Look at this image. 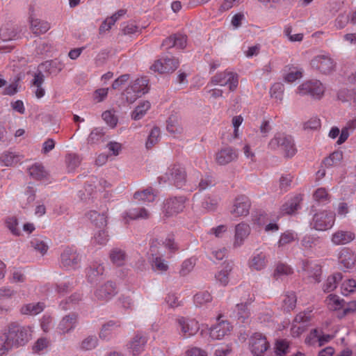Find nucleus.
I'll return each mask as SVG.
<instances>
[{"label":"nucleus","instance_id":"35","mask_svg":"<svg viewBox=\"0 0 356 356\" xmlns=\"http://www.w3.org/2000/svg\"><path fill=\"white\" fill-rule=\"evenodd\" d=\"M104 271V267L102 264L93 262L87 269L86 275L88 280L90 282L96 281L97 277L103 274Z\"/></svg>","mask_w":356,"mask_h":356},{"label":"nucleus","instance_id":"29","mask_svg":"<svg viewBox=\"0 0 356 356\" xmlns=\"http://www.w3.org/2000/svg\"><path fill=\"white\" fill-rule=\"evenodd\" d=\"M29 174L33 179L39 181L47 180L49 176V173L44 166L38 163L32 165L29 168Z\"/></svg>","mask_w":356,"mask_h":356},{"label":"nucleus","instance_id":"31","mask_svg":"<svg viewBox=\"0 0 356 356\" xmlns=\"http://www.w3.org/2000/svg\"><path fill=\"white\" fill-rule=\"evenodd\" d=\"M303 269L315 282H319L321 275V267L319 264L306 261L303 264Z\"/></svg>","mask_w":356,"mask_h":356},{"label":"nucleus","instance_id":"61","mask_svg":"<svg viewBox=\"0 0 356 356\" xmlns=\"http://www.w3.org/2000/svg\"><path fill=\"white\" fill-rule=\"evenodd\" d=\"M355 289L356 281L353 279H347L344 280L341 286V293L345 296L355 291Z\"/></svg>","mask_w":356,"mask_h":356},{"label":"nucleus","instance_id":"27","mask_svg":"<svg viewBox=\"0 0 356 356\" xmlns=\"http://www.w3.org/2000/svg\"><path fill=\"white\" fill-rule=\"evenodd\" d=\"M50 28V24L47 21L33 17L30 19V29L35 35L44 33L48 31Z\"/></svg>","mask_w":356,"mask_h":356},{"label":"nucleus","instance_id":"62","mask_svg":"<svg viewBox=\"0 0 356 356\" xmlns=\"http://www.w3.org/2000/svg\"><path fill=\"white\" fill-rule=\"evenodd\" d=\"M211 299L212 297L208 291H200L195 295L194 302L196 306H202L210 302Z\"/></svg>","mask_w":356,"mask_h":356},{"label":"nucleus","instance_id":"63","mask_svg":"<svg viewBox=\"0 0 356 356\" xmlns=\"http://www.w3.org/2000/svg\"><path fill=\"white\" fill-rule=\"evenodd\" d=\"M343 159L342 152L340 151L334 152L329 157L324 160V164L327 166H333L338 164Z\"/></svg>","mask_w":356,"mask_h":356},{"label":"nucleus","instance_id":"21","mask_svg":"<svg viewBox=\"0 0 356 356\" xmlns=\"http://www.w3.org/2000/svg\"><path fill=\"white\" fill-rule=\"evenodd\" d=\"M168 179L173 182L177 188L182 187L186 183V171L181 165H175L169 170Z\"/></svg>","mask_w":356,"mask_h":356},{"label":"nucleus","instance_id":"38","mask_svg":"<svg viewBox=\"0 0 356 356\" xmlns=\"http://www.w3.org/2000/svg\"><path fill=\"white\" fill-rule=\"evenodd\" d=\"M0 38L4 41H12L19 38V34L12 26H4L0 29Z\"/></svg>","mask_w":356,"mask_h":356},{"label":"nucleus","instance_id":"1","mask_svg":"<svg viewBox=\"0 0 356 356\" xmlns=\"http://www.w3.org/2000/svg\"><path fill=\"white\" fill-rule=\"evenodd\" d=\"M14 348L24 346L31 338L33 332L30 326H21L11 323L3 329Z\"/></svg>","mask_w":356,"mask_h":356},{"label":"nucleus","instance_id":"12","mask_svg":"<svg viewBox=\"0 0 356 356\" xmlns=\"http://www.w3.org/2000/svg\"><path fill=\"white\" fill-rule=\"evenodd\" d=\"M268 348V343L265 337L255 333L250 339V349L255 356H262Z\"/></svg>","mask_w":356,"mask_h":356},{"label":"nucleus","instance_id":"15","mask_svg":"<svg viewBox=\"0 0 356 356\" xmlns=\"http://www.w3.org/2000/svg\"><path fill=\"white\" fill-rule=\"evenodd\" d=\"M147 337L141 332L137 333L127 344L129 353L133 356L139 355L145 348Z\"/></svg>","mask_w":356,"mask_h":356},{"label":"nucleus","instance_id":"34","mask_svg":"<svg viewBox=\"0 0 356 356\" xmlns=\"http://www.w3.org/2000/svg\"><path fill=\"white\" fill-rule=\"evenodd\" d=\"M43 302H31L24 305L20 309L22 314L34 316L41 313L44 309Z\"/></svg>","mask_w":356,"mask_h":356},{"label":"nucleus","instance_id":"53","mask_svg":"<svg viewBox=\"0 0 356 356\" xmlns=\"http://www.w3.org/2000/svg\"><path fill=\"white\" fill-rule=\"evenodd\" d=\"M134 88L141 96L148 92V81L145 78H138L131 83Z\"/></svg>","mask_w":356,"mask_h":356},{"label":"nucleus","instance_id":"43","mask_svg":"<svg viewBox=\"0 0 356 356\" xmlns=\"http://www.w3.org/2000/svg\"><path fill=\"white\" fill-rule=\"evenodd\" d=\"M232 270V265L225 264L215 275L216 281L222 286H226L229 282V275Z\"/></svg>","mask_w":356,"mask_h":356},{"label":"nucleus","instance_id":"46","mask_svg":"<svg viewBox=\"0 0 356 356\" xmlns=\"http://www.w3.org/2000/svg\"><path fill=\"white\" fill-rule=\"evenodd\" d=\"M110 259L114 264L122 266L126 261L127 255L123 250L114 248L110 252Z\"/></svg>","mask_w":356,"mask_h":356},{"label":"nucleus","instance_id":"17","mask_svg":"<svg viewBox=\"0 0 356 356\" xmlns=\"http://www.w3.org/2000/svg\"><path fill=\"white\" fill-rule=\"evenodd\" d=\"M250 202L246 196L241 195L236 198L230 209L232 214L235 216H245L249 213Z\"/></svg>","mask_w":356,"mask_h":356},{"label":"nucleus","instance_id":"33","mask_svg":"<svg viewBox=\"0 0 356 356\" xmlns=\"http://www.w3.org/2000/svg\"><path fill=\"white\" fill-rule=\"evenodd\" d=\"M341 280L342 274L341 273H336L330 275L323 285V291L325 293L333 291Z\"/></svg>","mask_w":356,"mask_h":356},{"label":"nucleus","instance_id":"4","mask_svg":"<svg viewBox=\"0 0 356 356\" xmlns=\"http://www.w3.org/2000/svg\"><path fill=\"white\" fill-rule=\"evenodd\" d=\"M272 149H278L286 157H292L296 153V148L290 135H278L269 143Z\"/></svg>","mask_w":356,"mask_h":356},{"label":"nucleus","instance_id":"11","mask_svg":"<svg viewBox=\"0 0 356 356\" xmlns=\"http://www.w3.org/2000/svg\"><path fill=\"white\" fill-rule=\"evenodd\" d=\"M179 66V61L175 58L166 57L159 59L151 66V70L159 73L174 72Z\"/></svg>","mask_w":356,"mask_h":356},{"label":"nucleus","instance_id":"24","mask_svg":"<svg viewBox=\"0 0 356 356\" xmlns=\"http://www.w3.org/2000/svg\"><path fill=\"white\" fill-rule=\"evenodd\" d=\"M237 156L238 154L234 149L226 147L216 153L215 159L218 164L223 165L236 160Z\"/></svg>","mask_w":356,"mask_h":356},{"label":"nucleus","instance_id":"5","mask_svg":"<svg viewBox=\"0 0 356 356\" xmlns=\"http://www.w3.org/2000/svg\"><path fill=\"white\" fill-rule=\"evenodd\" d=\"M325 88L318 80H309L300 84L296 90L299 95H309L314 99H321L325 92Z\"/></svg>","mask_w":356,"mask_h":356},{"label":"nucleus","instance_id":"19","mask_svg":"<svg viewBox=\"0 0 356 356\" xmlns=\"http://www.w3.org/2000/svg\"><path fill=\"white\" fill-rule=\"evenodd\" d=\"M251 232L249 224L242 222L235 226L233 245L234 248L241 247L248 237Z\"/></svg>","mask_w":356,"mask_h":356},{"label":"nucleus","instance_id":"37","mask_svg":"<svg viewBox=\"0 0 356 356\" xmlns=\"http://www.w3.org/2000/svg\"><path fill=\"white\" fill-rule=\"evenodd\" d=\"M86 217L97 227H104L107 224L106 217L104 213H99L95 211H90L86 214Z\"/></svg>","mask_w":356,"mask_h":356},{"label":"nucleus","instance_id":"23","mask_svg":"<svg viewBox=\"0 0 356 356\" xmlns=\"http://www.w3.org/2000/svg\"><path fill=\"white\" fill-rule=\"evenodd\" d=\"M355 238L353 232L347 230H337L332 234L331 241L335 245H346Z\"/></svg>","mask_w":356,"mask_h":356},{"label":"nucleus","instance_id":"13","mask_svg":"<svg viewBox=\"0 0 356 356\" xmlns=\"http://www.w3.org/2000/svg\"><path fill=\"white\" fill-rule=\"evenodd\" d=\"M185 199L182 197H172L165 200L163 213L166 216H171L181 211L184 208Z\"/></svg>","mask_w":356,"mask_h":356},{"label":"nucleus","instance_id":"58","mask_svg":"<svg viewBox=\"0 0 356 356\" xmlns=\"http://www.w3.org/2000/svg\"><path fill=\"white\" fill-rule=\"evenodd\" d=\"M102 119L108 126L111 128L117 125L118 118L115 115V111L113 110L106 111L102 113Z\"/></svg>","mask_w":356,"mask_h":356},{"label":"nucleus","instance_id":"59","mask_svg":"<svg viewBox=\"0 0 356 356\" xmlns=\"http://www.w3.org/2000/svg\"><path fill=\"white\" fill-rule=\"evenodd\" d=\"M320 335L321 330H312L305 339V343L309 346H316L320 347Z\"/></svg>","mask_w":356,"mask_h":356},{"label":"nucleus","instance_id":"45","mask_svg":"<svg viewBox=\"0 0 356 356\" xmlns=\"http://www.w3.org/2000/svg\"><path fill=\"white\" fill-rule=\"evenodd\" d=\"M13 348L6 332L3 330L0 333V356L7 355Z\"/></svg>","mask_w":356,"mask_h":356},{"label":"nucleus","instance_id":"56","mask_svg":"<svg viewBox=\"0 0 356 356\" xmlns=\"http://www.w3.org/2000/svg\"><path fill=\"white\" fill-rule=\"evenodd\" d=\"M321 128V120L317 117L311 118L303 124V130L307 132L318 131Z\"/></svg>","mask_w":356,"mask_h":356},{"label":"nucleus","instance_id":"57","mask_svg":"<svg viewBox=\"0 0 356 356\" xmlns=\"http://www.w3.org/2000/svg\"><path fill=\"white\" fill-rule=\"evenodd\" d=\"M319 241V238L316 235L307 234L301 240V245L305 250H309L316 246Z\"/></svg>","mask_w":356,"mask_h":356},{"label":"nucleus","instance_id":"49","mask_svg":"<svg viewBox=\"0 0 356 356\" xmlns=\"http://www.w3.org/2000/svg\"><path fill=\"white\" fill-rule=\"evenodd\" d=\"M108 239L107 232L104 229H99L94 234L91 241L94 245L103 246L107 243Z\"/></svg>","mask_w":356,"mask_h":356},{"label":"nucleus","instance_id":"18","mask_svg":"<svg viewBox=\"0 0 356 356\" xmlns=\"http://www.w3.org/2000/svg\"><path fill=\"white\" fill-rule=\"evenodd\" d=\"M232 328L228 321H220L209 329V336L212 340H221L230 333Z\"/></svg>","mask_w":356,"mask_h":356},{"label":"nucleus","instance_id":"22","mask_svg":"<svg viewBox=\"0 0 356 356\" xmlns=\"http://www.w3.org/2000/svg\"><path fill=\"white\" fill-rule=\"evenodd\" d=\"M282 76L285 82L292 83L302 78L303 70L297 66L289 65L284 67Z\"/></svg>","mask_w":356,"mask_h":356},{"label":"nucleus","instance_id":"40","mask_svg":"<svg viewBox=\"0 0 356 356\" xmlns=\"http://www.w3.org/2000/svg\"><path fill=\"white\" fill-rule=\"evenodd\" d=\"M149 213L145 208H138V209H130L128 212H126L123 214V218L124 220L127 218H129L131 220H137V219H146L149 218Z\"/></svg>","mask_w":356,"mask_h":356},{"label":"nucleus","instance_id":"9","mask_svg":"<svg viewBox=\"0 0 356 356\" xmlns=\"http://www.w3.org/2000/svg\"><path fill=\"white\" fill-rule=\"evenodd\" d=\"M177 322L179 333L184 338L195 335L200 329L198 322L195 319L179 317Z\"/></svg>","mask_w":356,"mask_h":356},{"label":"nucleus","instance_id":"2","mask_svg":"<svg viewBox=\"0 0 356 356\" xmlns=\"http://www.w3.org/2000/svg\"><path fill=\"white\" fill-rule=\"evenodd\" d=\"M310 65L318 73L330 75L336 70L337 62L329 53L323 52L314 56Z\"/></svg>","mask_w":356,"mask_h":356},{"label":"nucleus","instance_id":"30","mask_svg":"<svg viewBox=\"0 0 356 356\" xmlns=\"http://www.w3.org/2000/svg\"><path fill=\"white\" fill-rule=\"evenodd\" d=\"M120 327L119 321H109L102 327L99 332V337L103 340H108L113 332Z\"/></svg>","mask_w":356,"mask_h":356},{"label":"nucleus","instance_id":"10","mask_svg":"<svg viewBox=\"0 0 356 356\" xmlns=\"http://www.w3.org/2000/svg\"><path fill=\"white\" fill-rule=\"evenodd\" d=\"M311 318V312H300L294 318L291 327V334L293 337H298L305 330L306 323Z\"/></svg>","mask_w":356,"mask_h":356},{"label":"nucleus","instance_id":"28","mask_svg":"<svg viewBox=\"0 0 356 356\" xmlns=\"http://www.w3.org/2000/svg\"><path fill=\"white\" fill-rule=\"evenodd\" d=\"M302 197L300 195L294 196L291 200L285 202L282 208L281 211L283 214H292L300 208V202Z\"/></svg>","mask_w":356,"mask_h":356},{"label":"nucleus","instance_id":"6","mask_svg":"<svg viewBox=\"0 0 356 356\" xmlns=\"http://www.w3.org/2000/svg\"><path fill=\"white\" fill-rule=\"evenodd\" d=\"M211 84L220 86H227L229 91H234L238 85V76L236 73L225 70L215 74L211 77Z\"/></svg>","mask_w":356,"mask_h":356},{"label":"nucleus","instance_id":"3","mask_svg":"<svg viewBox=\"0 0 356 356\" xmlns=\"http://www.w3.org/2000/svg\"><path fill=\"white\" fill-rule=\"evenodd\" d=\"M335 222V214L330 211L323 210L314 213L310 222L312 229L317 231H326L331 229Z\"/></svg>","mask_w":356,"mask_h":356},{"label":"nucleus","instance_id":"26","mask_svg":"<svg viewBox=\"0 0 356 356\" xmlns=\"http://www.w3.org/2000/svg\"><path fill=\"white\" fill-rule=\"evenodd\" d=\"M77 316L74 314L65 316L60 321L58 325V330L60 334L67 333L76 326Z\"/></svg>","mask_w":356,"mask_h":356},{"label":"nucleus","instance_id":"16","mask_svg":"<svg viewBox=\"0 0 356 356\" xmlns=\"http://www.w3.org/2000/svg\"><path fill=\"white\" fill-rule=\"evenodd\" d=\"M116 294L115 284L111 282L99 286L95 291L94 296L97 300L107 302Z\"/></svg>","mask_w":356,"mask_h":356},{"label":"nucleus","instance_id":"36","mask_svg":"<svg viewBox=\"0 0 356 356\" xmlns=\"http://www.w3.org/2000/svg\"><path fill=\"white\" fill-rule=\"evenodd\" d=\"M163 45L168 47H175L179 49H184L186 45V37L183 35H174L165 40Z\"/></svg>","mask_w":356,"mask_h":356},{"label":"nucleus","instance_id":"7","mask_svg":"<svg viewBox=\"0 0 356 356\" xmlns=\"http://www.w3.org/2000/svg\"><path fill=\"white\" fill-rule=\"evenodd\" d=\"M253 301L254 295L251 294L250 292L247 293V294L241 298V302L236 305L233 312V317L241 323L245 322L250 316L248 305Z\"/></svg>","mask_w":356,"mask_h":356},{"label":"nucleus","instance_id":"20","mask_svg":"<svg viewBox=\"0 0 356 356\" xmlns=\"http://www.w3.org/2000/svg\"><path fill=\"white\" fill-rule=\"evenodd\" d=\"M248 266L252 270L259 271L267 265L266 254L261 250H256L248 261Z\"/></svg>","mask_w":356,"mask_h":356},{"label":"nucleus","instance_id":"51","mask_svg":"<svg viewBox=\"0 0 356 356\" xmlns=\"http://www.w3.org/2000/svg\"><path fill=\"white\" fill-rule=\"evenodd\" d=\"M314 200L319 204H326L330 202V195L324 188L316 189L313 194Z\"/></svg>","mask_w":356,"mask_h":356},{"label":"nucleus","instance_id":"39","mask_svg":"<svg viewBox=\"0 0 356 356\" xmlns=\"http://www.w3.org/2000/svg\"><path fill=\"white\" fill-rule=\"evenodd\" d=\"M325 302L330 310L337 311L344 307V300L335 294L329 295Z\"/></svg>","mask_w":356,"mask_h":356},{"label":"nucleus","instance_id":"52","mask_svg":"<svg viewBox=\"0 0 356 356\" xmlns=\"http://www.w3.org/2000/svg\"><path fill=\"white\" fill-rule=\"evenodd\" d=\"M150 108V103L147 101L143 102L136 106L132 113L131 117L134 120H138L141 119Z\"/></svg>","mask_w":356,"mask_h":356},{"label":"nucleus","instance_id":"8","mask_svg":"<svg viewBox=\"0 0 356 356\" xmlns=\"http://www.w3.org/2000/svg\"><path fill=\"white\" fill-rule=\"evenodd\" d=\"M81 260L80 254L72 248L65 249L60 256L61 266L67 270L79 268Z\"/></svg>","mask_w":356,"mask_h":356},{"label":"nucleus","instance_id":"50","mask_svg":"<svg viewBox=\"0 0 356 356\" xmlns=\"http://www.w3.org/2000/svg\"><path fill=\"white\" fill-rule=\"evenodd\" d=\"M31 247L37 252L44 255L48 250L47 243L40 237L33 238L31 241Z\"/></svg>","mask_w":356,"mask_h":356},{"label":"nucleus","instance_id":"48","mask_svg":"<svg viewBox=\"0 0 356 356\" xmlns=\"http://www.w3.org/2000/svg\"><path fill=\"white\" fill-rule=\"evenodd\" d=\"M297 298L293 292H287L282 300V307L286 311L293 310L296 307Z\"/></svg>","mask_w":356,"mask_h":356},{"label":"nucleus","instance_id":"44","mask_svg":"<svg viewBox=\"0 0 356 356\" xmlns=\"http://www.w3.org/2000/svg\"><path fill=\"white\" fill-rule=\"evenodd\" d=\"M134 197L138 202L144 203L152 202L156 197V194L152 188H147L140 192H136L134 195Z\"/></svg>","mask_w":356,"mask_h":356},{"label":"nucleus","instance_id":"54","mask_svg":"<svg viewBox=\"0 0 356 356\" xmlns=\"http://www.w3.org/2000/svg\"><path fill=\"white\" fill-rule=\"evenodd\" d=\"M284 86L280 82L275 83L270 88V95L271 98L275 99L277 101L282 102Z\"/></svg>","mask_w":356,"mask_h":356},{"label":"nucleus","instance_id":"25","mask_svg":"<svg viewBox=\"0 0 356 356\" xmlns=\"http://www.w3.org/2000/svg\"><path fill=\"white\" fill-rule=\"evenodd\" d=\"M44 82V75L41 71L35 73L31 81V86L33 88V93L38 99H41L45 95V90L42 87Z\"/></svg>","mask_w":356,"mask_h":356},{"label":"nucleus","instance_id":"47","mask_svg":"<svg viewBox=\"0 0 356 356\" xmlns=\"http://www.w3.org/2000/svg\"><path fill=\"white\" fill-rule=\"evenodd\" d=\"M81 157L76 154H68L65 157V163L69 172L74 171L81 164Z\"/></svg>","mask_w":356,"mask_h":356},{"label":"nucleus","instance_id":"60","mask_svg":"<svg viewBox=\"0 0 356 356\" xmlns=\"http://www.w3.org/2000/svg\"><path fill=\"white\" fill-rule=\"evenodd\" d=\"M293 273V269L285 264H278L274 271V277L276 279L282 277L283 276L289 275Z\"/></svg>","mask_w":356,"mask_h":356},{"label":"nucleus","instance_id":"14","mask_svg":"<svg viewBox=\"0 0 356 356\" xmlns=\"http://www.w3.org/2000/svg\"><path fill=\"white\" fill-rule=\"evenodd\" d=\"M339 265L344 270L351 269L355 266L356 255L349 248H341L337 254Z\"/></svg>","mask_w":356,"mask_h":356},{"label":"nucleus","instance_id":"64","mask_svg":"<svg viewBox=\"0 0 356 356\" xmlns=\"http://www.w3.org/2000/svg\"><path fill=\"white\" fill-rule=\"evenodd\" d=\"M296 238L297 234L295 232L291 231H286L280 236V240L278 241V245L280 247L295 241Z\"/></svg>","mask_w":356,"mask_h":356},{"label":"nucleus","instance_id":"42","mask_svg":"<svg viewBox=\"0 0 356 356\" xmlns=\"http://www.w3.org/2000/svg\"><path fill=\"white\" fill-rule=\"evenodd\" d=\"M150 263L153 270L155 272L162 273L168 269V262L161 257L153 255Z\"/></svg>","mask_w":356,"mask_h":356},{"label":"nucleus","instance_id":"32","mask_svg":"<svg viewBox=\"0 0 356 356\" xmlns=\"http://www.w3.org/2000/svg\"><path fill=\"white\" fill-rule=\"evenodd\" d=\"M22 160V156L12 152H5L0 156V165L2 166H13Z\"/></svg>","mask_w":356,"mask_h":356},{"label":"nucleus","instance_id":"55","mask_svg":"<svg viewBox=\"0 0 356 356\" xmlns=\"http://www.w3.org/2000/svg\"><path fill=\"white\" fill-rule=\"evenodd\" d=\"M50 341L44 337L39 338L32 346V350L34 353L43 354L47 351Z\"/></svg>","mask_w":356,"mask_h":356},{"label":"nucleus","instance_id":"41","mask_svg":"<svg viewBox=\"0 0 356 356\" xmlns=\"http://www.w3.org/2000/svg\"><path fill=\"white\" fill-rule=\"evenodd\" d=\"M338 98L343 102H348L350 106H356V90L343 89L338 93Z\"/></svg>","mask_w":356,"mask_h":356}]
</instances>
